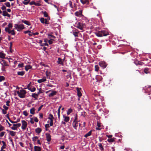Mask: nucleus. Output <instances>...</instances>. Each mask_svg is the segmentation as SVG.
Listing matches in <instances>:
<instances>
[{
  "mask_svg": "<svg viewBox=\"0 0 151 151\" xmlns=\"http://www.w3.org/2000/svg\"><path fill=\"white\" fill-rule=\"evenodd\" d=\"M43 92H44V91L42 90H41V88H39V92H37V93H36V94L37 95V96H38L39 95V94L40 93H43Z\"/></svg>",
  "mask_w": 151,
  "mask_h": 151,
  "instance_id": "obj_32",
  "label": "nucleus"
},
{
  "mask_svg": "<svg viewBox=\"0 0 151 151\" xmlns=\"http://www.w3.org/2000/svg\"><path fill=\"white\" fill-rule=\"evenodd\" d=\"M50 91H52V92L51 93L49 94L48 95V96L50 97L53 96H54L56 95L57 93V92L56 91H52L51 90H50L48 91H47L46 93H47V92Z\"/></svg>",
  "mask_w": 151,
  "mask_h": 151,
  "instance_id": "obj_6",
  "label": "nucleus"
},
{
  "mask_svg": "<svg viewBox=\"0 0 151 151\" xmlns=\"http://www.w3.org/2000/svg\"><path fill=\"white\" fill-rule=\"evenodd\" d=\"M22 22L24 23L25 24L28 25H31L30 23L29 22L25 20H22Z\"/></svg>",
  "mask_w": 151,
  "mask_h": 151,
  "instance_id": "obj_21",
  "label": "nucleus"
},
{
  "mask_svg": "<svg viewBox=\"0 0 151 151\" xmlns=\"http://www.w3.org/2000/svg\"><path fill=\"white\" fill-rule=\"evenodd\" d=\"M1 61H2L3 62L4 65L6 66H8L9 65H8L7 64V62H6V61L5 60H2Z\"/></svg>",
  "mask_w": 151,
  "mask_h": 151,
  "instance_id": "obj_41",
  "label": "nucleus"
},
{
  "mask_svg": "<svg viewBox=\"0 0 151 151\" xmlns=\"http://www.w3.org/2000/svg\"><path fill=\"white\" fill-rule=\"evenodd\" d=\"M3 108L5 109V110H7L8 109H9V108L6 106L5 105H4L3 106Z\"/></svg>",
  "mask_w": 151,
  "mask_h": 151,
  "instance_id": "obj_58",
  "label": "nucleus"
},
{
  "mask_svg": "<svg viewBox=\"0 0 151 151\" xmlns=\"http://www.w3.org/2000/svg\"><path fill=\"white\" fill-rule=\"evenodd\" d=\"M81 2L83 4H85L86 3H88V0H80Z\"/></svg>",
  "mask_w": 151,
  "mask_h": 151,
  "instance_id": "obj_38",
  "label": "nucleus"
},
{
  "mask_svg": "<svg viewBox=\"0 0 151 151\" xmlns=\"http://www.w3.org/2000/svg\"><path fill=\"white\" fill-rule=\"evenodd\" d=\"M66 77L67 78H70V79L71 78V76L70 74H69Z\"/></svg>",
  "mask_w": 151,
  "mask_h": 151,
  "instance_id": "obj_60",
  "label": "nucleus"
},
{
  "mask_svg": "<svg viewBox=\"0 0 151 151\" xmlns=\"http://www.w3.org/2000/svg\"><path fill=\"white\" fill-rule=\"evenodd\" d=\"M30 120H29V122L32 124H33L34 123V122L33 121V118H30Z\"/></svg>",
  "mask_w": 151,
  "mask_h": 151,
  "instance_id": "obj_56",
  "label": "nucleus"
},
{
  "mask_svg": "<svg viewBox=\"0 0 151 151\" xmlns=\"http://www.w3.org/2000/svg\"><path fill=\"white\" fill-rule=\"evenodd\" d=\"M23 114L25 116H27L28 114V113L26 111H24L23 112Z\"/></svg>",
  "mask_w": 151,
  "mask_h": 151,
  "instance_id": "obj_52",
  "label": "nucleus"
},
{
  "mask_svg": "<svg viewBox=\"0 0 151 151\" xmlns=\"http://www.w3.org/2000/svg\"><path fill=\"white\" fill-rule=\"evenodd\" d=\"M57 63L60 64H61L62 65H63V62L62 59L60 58H58V60L57 61Z\"/></svg>",
  "mask_w": 151,
  "mask_h": 151,
  "instance_id": "obj_14",
  "label": "nucleus"
},
{
  "mask_svg": "<svg viewBox=\"0 0 151 151\" xmlns=\"http://www.w3.org/2000/svg\"><path fill=\"white\" fill-rule=\"evenodd\" d=\"M96 35L99 37L106 36L109 35V33L107 31L103 30L98 32L95 33Z\"/></svg>",
  "mask_w": 151,
  "mask_h": 151,
  "instance_id": "obj_1",
  "label": "nucleus"
},
{
  "mask_svg": "<svg viewBox=\"0 0 151 151\" xmlns=\"http://www.w3.org/2000/svg\"><path fill=\"white\" fill-rule=\"evenodd\" d=\"M69 4L71 8H73L72 2L71 1H69Z\"/></svg>",
  "mask_w": 151,
  "mask_h": 151,
  "instance_id": "obj_62",
  "label": "nucleus"
},
{
  "mask_svg": "<svg viewBox=\"0 0 151 151\" xmlns=\"http://www.w3.org/2000/svg\"><path fill=\"white\" fill-rule=\"evenodd\" d=\"M35 151H41V148L40 147L37 146H35Z\"/></svg>",
  "mask_w": 151,
  "mask_h": 151,
  "instance_id": "obj_20",
  "label": "nucleus"
},
{
  "mask_svg": "<svg viewBox=\"0 0 151 151\" xmlns=\"http://www.w3.org/2000/svg\"><path fill=\"white\" fill-rule=\"evenodd\" d=\"M78 122L73 121L72 123L73 127L74 129L76 130L77 129V128L78 125H79V127L81 126V124L80 123H78Z\"/></svg>",
  "mask_w": 151,
  "mask_h": 151,
  "instance_id": "obj_5",
  "label": "nucleus"
},
{
  "mask_svg": "<svg viewBox=\"0 0 151 151\" xmlns=\"http://www.w3.org/2000/svg\"><path fill=\"white\" fill-rule=\"evenodd\" d=\"M50 126L49 125V124H46L45 125V127L46 128V130H47V128L50 127Z\"/></svg>",
  "mask_w": 151,
  "mask_h": 151,
  "instance_id": "obj_57",
  "label": "nucleus"
},
{
  "mask_svg": "<svg viewBox=\"0 0 151 151\" xmlns=\"http://www.w3.org/2000/svg\"><path fill=\"white\" fill-rule=\"evenodd\" d=\"M45 135L47 141L48 142H50L51 140V136L50 134L49 133H46Z\"/></svg>",
  "mask_w": 151,
  "mask_h": 151,
  "instance_id": "obj_11",
  "label": "nucleus"
},
{
  "mask_svg": "<svg viewBox=\"0 0 151 151\" xmlns=\"http://www.w3.org/2000/svg\"><path fill=\"white\" fill-rule=\"evenodd\" d=\"M63 118H64V121L66 122H68L70 119V118L69 116H63Z\"/></svg>",
  "mask_w": 151,
  "mask_h": 151,
  "instance_id": "obj_23",
  "label": "nucleus"
},
{
  "mask_svg": "<svg viewBox=\"0 0 151 151\" xmlns=\"http://www.w3.org/2000/svg\"><path fill=\"white\" fill-rule=\"evenodd\" d=\"M95 70L96 71H98L99 69V67L98 65H96L95 66Z\"/></svg>",
  "mask_w": 151,
  "mask_h": 151,
  "instance_id": "obj_44",
  "label": "nucleus"
},
{
  "mask_svg": "<svg viewBox=\"0 0 151 151\" xmlns=\"http://www.w3.org/2000/svg\"><path fill=\"white\" fill-rule=\"evenodd\" d=\"M5 30L6 32H8L9 34L11 33V35H14L15 34V31L14 29L10 30V29H9L8 28H5Z\"/></svg>",
  "mask_w": 151,
  "mask_h": 151,
  "instance_id": "obj_9",
  "label": "nucleus"
},
{
  "mask_svg": "<svg viewBox=\"0 0 151 151\" xmlns=\"http://www.w3.org/2000/svg\"><path fill=\"white\" fill-rule=\"evenodd\" d=\"M38 138V137L37 136H35L32 138V140L34 141H36V140Z\"/></svg>",
  "mask_w": 151,
  "mask_h": 151,
  "instance_id": "obj_46",
  "label": "nucleus"
},
{
  "mask_svg": "<svg viewBox=\"0 0 151 151\" xmlns=\"http://www.w3.org/2000/svg\"><path fill=\"white\" fill-rule=\"evenodd\" d=\"M1 9L2 10H6V7L5 6H4V5H3L2 7H1Z\"/></svg>",
  "mask_w": 151,
  "mask_h": 151,
  "instance_id": "obj_63",
  "label": "nucleus"
},
{
  "mask_svg": "<svg viewBox=\"0 0 151 151\" xmlns=\"http://www.w3.org/2000/svg\"><path fill=\"white\" fill-rule=\"evenodd\" d=\"M50 72L48 73V71H46V76H47V78H49L48 77H49L50 76Z\"/></svg>",
  "mask_w": 151,
  "mask_h": 151,
  "instance_id": "obj_47",
  "label": "nucleus"
},
{
  "mask_svg": "<svg viewBox=\"0 0 151 151\" xmlns=\"http://www.w3.org/2000/svg\"><path fill=\"white\" fill-rule=\"evenodd\" d=\"M36 90V88L35 87H33L32 88L30 89V90L32 92H34Z\"/></svg>",
  "mask_w": 151,
  "mask_h": 151,
  "instance_id": "obj_50",
  "label": "nucleus"
},
{
  "mask_svg": "<svg viewBox=\"0 0 151 151\" xmlns=\"http://www.w3.org/2000/svg\"><path fill=\"white\" fill-rule=\"evenodd\" d=\"M35 108L34 107H33L30 110V113L32 114H35Z\"/></svg>",
  "mask_w": 151,
  "mask_h": 151,
  "instance_id": "obj_24",
  "label": "nucleus"
},
{
  "mask_svg": "<svg viewBox=\"0 0 151 151\" xmlns=\"http://www.w3.org/2000/svg\"><path fill=\"white\" fill-rule=\"evenodd\" d=\"M55 37L54 35L50 34H48V38L49 39H51V38H55Z\"/></svg>",
  "mask_w": 151,
  "mask_h": 151,
  "instance_id": "obj_36",
  "label": "nucleus"
},
{
  "mask_svg": "<svg viewBox=\"0 0 151 151\" xmlns=\"http://www.w3.org/2000/svg\"><path fill=\"white\" fill-rule=\"evenodd\" d=\"M12 24L11 23H9L8 25V27H6L5 28H8L9 29H12Z\"/></svg>",
  "mask_w": 151,
  "mask_h": 151,
  "instance_id": "obj_35",
  "label": "nucleus"
},
{
  "mask_svg": "<svg viewBox=\"0 0 151 151\" xmlns=\"http://www.w3.org/2000/svg\"><path fill=\"white\" fill-rule=\"evenodd\" d=\"M5 54L1 52H0V58H5Z\"/></svg>",
  "mask_w": 151,
  "mask_h": 151,
  "instance_id": "obj_31",
  "label": "nucleus"
},
{
  "mask_svg": "<svg viewBox=\"0 0 151 151\" xmlns=\"http://www.w3.org/2000/svg\"><path fill=\"white\" fill-rule=\"evenodd\" d=\"M27 93V91L24 89L21 90L20 91H17V93L18 96L21 98H25Z\"/></svg>",
  "mask_w": 151,
  "mask_h": 151,
  "instance_id": "obj_2",
  "label": "nucleus"
},
{
  "mask_svg": "<svg viewBox=\"0 0 151 151\" xmlns=\"http://www.w3.org/2000/svg\"><path fill=\"white\" fill-rule=\"evenodd\" d=\"M75 15L76 16H79L82 15V11L79 10V12H76L75 13Z\"/></svg>",
  "mask_w": 151,
  "mask_h": 151,
  "instance_id": "obj_13",
  "label": "nucleus"
},
{
  "mask_svg": "<svg viewBox=\"0 0 151 151\" xmlns=\"http://www.w3.org/2000/svg\"><path fill=\"white\" fill-rule=\"evenodd\" d=\"M50 120V126H52L53 125V120L51 119Z\"/></svg>",
  "mask_w": 151,
  "mask_h": 151,
  "instance_id": "obj_54",
  "label": "nucleus"
},
{
  "mask_svg": "<svg viewBox=\"0 0 151 151\" xmlns=\"http://www.w3.org/2000/svg\"><path fill=\"white\" fill-rule=\"evenodd\" d=\"M6 6L8 7H10L11 6L10 3L7 2L4 4Z\"/></svg>",
  "mask_w": 151,
  "mask_h": 151,
  "instance_id": "obj_42",
  "label": "nucleus"
},
{
  "mask_svg": "<svg viewBox=\"0 0 151 151\" xmlns=\"http://www.w3.org/2000/svg\"><path fill=\"white\" fill-rule=\"evenodd\" d=\"M46 81V77H44L42 79H39L37 80V82L39 83H40Z\"/></svg>",
  "mask_w": 151,
  "mask_h": 151,
  "instance_id": "obj_12",
  "label": "nucleus"
},
{
  "mask_svg": "<svg viewBox=\"0 0 151 151\" xmlns=\"http://www.w3.org/2000/svg\"><path fill=\"white\" fill-rule=\"evenodd\" d=\"M98 146L99 147V149L101 150H104V148L102 146L101 143H99L98 144Z\"/></svg>",
  "mask_w": 151,
  "mask_h": 151,
  "instance_id": "obj_26",
  "label": "nucleus"
},
{
  "mask_svg": "<svg viewBox=\"0 0 151 151\" xmlns=\"http://www.w3.org/2000/svg\"><path fill=\"white\" fill-rule=\"evenodd\" d=\"M2 142L3 144V146L1 147V149L3 150L4 149L6 148V145L5 142L4 141H2Z\"/></svg>",
  "mask_w": 151,
  "mask_h": 151,
  "instance_id": "obj_19",
  "label": "nucleus"
},
{
  "mask_svg": "<svg viewBox=\"0 0 151 151\" xmlns=\"http://www.w3.org/2000/svg\"><path fill=\"white\" fill-rule=\"evenodd\" d=\"M15 28L17 29V31H20L22 30L23 29L25 28L24 27V25L23 24H15L14 26Z\"/></svg>",
  "mask_w": 151,
  "mask_h": 151,
  "instance_id": "obj_3",
  "label": "nucleus"
},
{
  "mask_svg": "<svg viewBox=\"0 0 151 151\" xmlns=\"http://www.w3.org/2000/svg\"><path fill=\"white\" fill-rule=\"evenodd\" d=\"M54 40L53 39H51L49 40L48 41V42L50 44H52V41Z\"/></svg>",
  "mask_w": 151,
  "mask_h": 151,
  "instance_id": "obj_45",
  "label": "nucleus"
},
{
  "mask_svg": "<svg viewBox=\"0 0 151 151\" xmlns=\"http://www.w3.org/2000/svg\"><path fill=\"white\" fill-rule=\"evenodd\" d=\"M114 138H112L108 139H107V141L109 142H114Z\"/></svg>",
  "mask_w": 151,
  "mask_h": 151,
  "instance_id": "obj_33",
  "label": "nucleus"
},
{
  "mask_svg": "<svg viewBox=\"0 0 151 151\" xmlns=\"http://www.w3.org/2000/svg\"><path fill=\"white\" fill-rule=\"evenodd\" d=\"M73 110L71 109H69L67 112V115H69L70 114V113H71L72 112Z\"/></svg>",
  "mask_w": 151,
  "mask_h": 151,
  "instance_id": "obj_39",
  "label": "nucleus"
},
{
  "mask_svg": "<svg viewBox=\"0 0 151 151\" xmlns=\"http://www.w3.org/2000/svg\"><path fill=\"white\" fill-rule=\"evenodd\" d=\"M1 64L2 65V67L1 68V70L3 71H5L6 68H5V67L4 65L2 63H1Z\"/></svg>",
  "mask_w": 151,
  "mask_h": 151,
  "instance_id": "obj_43",
  "label": "nucleus"
},
{
  "mask_svg": "<svg viewBox=\"0 0 151 151\" xmlns=\"http://www.w3.org/2000/svg\"><path fill=\"white\" fill-rule=\"evenodd\" d=\"M102 79V77L100 76H97L96 77V81L99 82L101 81Z\"/></svg>",
  "mask_w": 151,
  "mask_h": 151,
  "instance_id": "obj_17",
  "label": "nucleus"
},
{
  "mask_svg": "<svg viewBox=\"0 0 151 151\" xmlns=\"http://www.w3.org/2000/svg\"><path fill=\"white\" fill-rule=\"evenodd\" d=\"M5 78L3 76H0V81L1 82L2 81L4 80Z\"/></svg>",
  "mask_w": 151,
  "mask_h": 151,
  "instance_id": "obj_53",
  "label": "nucleus"
},
{
  "mask_svg": "<svg viewBox=\"0 0 151 151\" xmlns=\"http://www.w3.org/2000/svg\"><path fill=\"white\" fill-rule=\"evenodd\" d=\"M32 68V66L30 65H26L25 67V70L26 71H27L28 70L31 69Z\"/></svg>",
  "mask_w": 151,
  "mask_h": 151,
  "instance_id": "obj_28",
  "label": "nucleus"
},
{
  "mask_svg": "<svg viewBox=\"0 0 151 151\" xmlns=\"http://www.w3.org/2000/svg\"><path fill=\"white\" fill-rule=\"evenodd\" d=\"M25 73V72L23 71H18L17 72V74L18 75L21 76H23L24 75Z\"/></svg>",
  "mask_w": 151,
  "mask_h": 151,
  "instance_id": "obj_25",
  "label": "nucleus"
},
{
  "mask_svg": "<svg viewBox=\"0 0 151 151\" xmlns=\"http://www.w3.org/2000/svg\"><path fill=\"white\" fill-rule=\"evenodd\" d=\"M35 131L36 133L39 134L41 132L42 129L41 128L38 127L35 129Z\"/></svg>",
  "mask_w": 151,
  "mask_h": 151,
  "instance_id": "obj_18",
  "label": "nucleus"
},
{
  "mask_svg": "<svg viewBox=\"0 0 151 151\" xmlns=\"http://www.w3.org/2000/svg\"><path fill=\"white\" fill-rule=\"evenodd\" d=\"M85 24L80 22H78L77 23L75 24V26L78 28L82 30L83 29Z\"/></svg>",
  "mask_w": 151,
  "mask_h": 151,
  "instance_id": "obj_4",
  "label": "nucleus"
},
{
  "mask_svg": "<svg viewBox=\"0 0 151 151\" xmlns=\"http://www.w3.org/2000/svg\"><path fill=\"white\" fill-rule=\"evenodd\" d=\"M99 65L103 68H106L107 66V64L104 61H101L99 62Z\"/></svg>",
  "mask_w": 151,
  "mask_h": 151,
  "instance_id": "obj_7",
  "label": "nucleus"
},
{
  "mask_svg": "<svg viewBox=\"0 0 151 151\" xmlns=\"http://www.w3.org/2000/svg\"><path fill=\"white\" fill-rule=\"evenodd\" d=\"M5 133V132H2L0 133V137H2L4 136V134Z\"/></svg>",
  "mask_w": 151,
  "mask_h": 151,
  "instance_id": "obj_51",
  "label": "nucleus"
},
{
  "mask_svg": "<svg viewBox=\"0 0 151 151\" xmlns=\"http://www.w3.org/2000/svg\"><path fill=\"white\" fill-rule=\"evenodd\" d=\"M22 129L24 130L26 129L27 127V122L25 120H22Z\"/></svg>",
  "mask_w": 151,
  "mask_h": 151,
  "instance_id": "obj_8",
  "label": "nucleus"
},
{
  "mask_svg": "<svg viewBox=\"0 0 151 151\" xmlns=\"http://www.w3.org/2000/svg\"><path fill=\"white\" fill-rule=\"evenodd\" d=\"M91 133L92 131H90L88 133L85 134L84 135V137L86 138H87V137L90 136L91 134Z\"/></svg>",
  "mask_w": 151,
  "mask_h": 151,
  "instance_id": "obj_22",
  "label": "nucleus"
},
{
  "mask_svg": "<svg viewBox=\"0 0 151 151\" xmlns=\"http://www.w3.org/2000/svg\"><path fill=\"white\" fill-rule=\"evenodd\" d=\"M24 64L23 63H19L18 65V67L19 68H22L23 67Z\"/></svg>",
  "mask_w": 151,
  "mask_h": 151,
  "instance_id": "obj_55",
  "label": "nucleus"
},
{
  "mask_svg": "<svg viewBox=\"0 0 151 151\" xmlns=\"http://www.w3.org/2000/svg\"><path fill=\"white\" fill-rule=\"evenodd\" d=\"M54 118V117L53 116V115L51 114H49V117H48V119H50V120H51V119H52Z\"/></svg>",
  "mask_w": 151,
  "mask_h": 151,
  "instance_id": "obj_37",
  "label": "nucleus"
},
{
  "mask_svg": "<svg viewBox=\"0 0 151 151\" xmlns=\"http://www.w3.org/2000/svg\"><path fill=\"white\" fill-rule=\"evenodd\" d=\"M43 105H41L38 109V111H40L41 109H42V107H43Z\"/></svg>",
  "mask_w": 151,
  "mask_h": 151,
  "instance_id": "obj_59",
  "label": "nucleus"
},
{
  "mask_svg": "<svg viewBox=\"0 0 151 151\" xmlns=\"http://www.w3.org/2000/svg\"><path fill=\"white\" fill-rule=\"evenodd\" d=\"M134 63L137 65H142L144 63L140 61H136L134 62Z\"/></svg>",
  "mask_w": 151,
  "mask_h": 151,
  "instance_id": "obj_16",
  "label": "nucleus"
},
{
  "mask_svg": "<svg viewBox=\"0 0 151 151\" xmlns=\"http://www.w3.org/2000/svg\"><path fill=\"white\" fill-rule=\"evenodd\" d=\"M21 125V124L20 123H18L17 124H13V126L14 127H16V129H17L18 127H19Z\"/></svg>",
  "mask_w": 151,
  "mask_h": 151,
  "instance_id": "obj_40",
  "label": "nucleus"
},
{
  "mask_svg": "<svg viewBox=\"0 0 151 151\" xmlns=\"http://www.w3.org/2000/svg\"><path fill=\"white\" fill-rule=\"evenodd\" d=\"M45 20V19L44 18H41L40 19V21L42 23H44Z\"/></svg>",
  "mask_w": 151,
  "mask_h": 151,
  "instance_id": "obj_48",
  "label": "nucleus"
},
{
  "mask_svg": "<svg viewBox=\"0 0 151 151\" xmlns=\"http://www.w3.org/2000/svg\"><path fill=\"white\" fill-rule=\"evenodd\" d=\"M36 96H37V95L36 94V93H33L32 94V96L34 98H35V99H37V98H36Z\"/></svg>",
  "mask_w": 151,
  "mask_h": 151,
  "instance_id": "obj_49",
  "label": "nucleus"
},
{
  "mask_svg": "<svg viewBox=\"0 0 151 151\" xmlns=\"http://www.w3.org/2000/svg\"><path fill=\"white\" fill-rule=\"evenodd\" d=\"M24 1L22 2V3L24 5L27 4L29 2L30 0H24Z\"/></svg>",
  "mask_w": 151,
  "mask_h": 151,
  "instance_id": "obj_34",
  "label": "nucleus"
},
{
  "mask_svg": "<svg viewBox=\"0 0 151 151\" xmlns=\"http://www.w3.org/2000/svg\"><path fill=\"white\" fill-rule=\"evenodd\" d=\"M9 134L12 136H14L16 135V132L11 131H9Z\"/></svg>",
  "mask_w": 151,
  "mask_h": 151,
  "instance_id": "obj_30",
  "label": "nucleus"
},
{
  "mask_svg": "<svg viewBox=\"0 0 151 151\" xmlns=\"http://www.w3.org/2000/svg\"><path fill=\"white\" fill-rule=\"evenodd\" d=\"M42 13L44 15V16L45 17H47V19L48 20H50V17H48V15L47 14V13L46 12H43L42 11Z\"/></svg>",
  "mask_w": 151,
  "mask_h": 151,
  "instance_id": "obj_15",
  "label": "nucleus"
},
{
  "mask_svg": "<svg viewBox=\"0 0 151 151\" xmlns=\"http://www.w3.org/2000/svg\"><path fill=\"white\" fill-rule=\"evenodd\" d=\"M79 31L77 29H75L73 31V34L75 37H78V35L79 34Z\"/></svg>",
  "mask_w": 151,
  "mask_h": 151,
  "instance_id": "obj_10",
  "label": "nucleus"
},
{
  "mask_svg": "<svg viewBox=\"0 0 151 151\" xmlns=\"http://www.w3.org/2000/svg\"><path fill=\"white\" fill-rule=\"evenodd\" d=\"M10 103V101H7L6 102V105L7 106H10V105L9 104V103Z\"/></svg>",
  "mask_w": 151,
  "mask_h": 151,
  "instance_id": "obj_61",
  "label": "nucleus"
},
{
  "mask_svg": "<svg viewBox=\"0 0 151 151\" xmlns=\"http://www.w3.org/2000/svg\"><path fill=\"white\" fill-rule=\"evenodd\" d=\"M144 71L146 74L150 73V69L148 68H146L144 69Z\"/></svg>",
  "mask_w": 151,
  "mask_h": 151,
  "instance_id": "obj_27",
  "label": "nucleus"
},
{
  "mask_svg": "<svg viewBox=\"0 0 151 151\" xmlns=\"http://www.w3.org/2000/svg\"><path fill=\"white\" fill-rule=\"evenodd\" d=\"M34 5L35 6H40L41 5L39 3H36L35 2V4Z\"/></svg>",
  "mask_w": 151,
  "mask_h": 151,
  "instance_id": "obj_64",
  "label": "nucleus"
},
{
  "mask_svg": "<svg viewBox=\"0 0 151 151\" xmlns=\"http://www.w3.org/2000/svg\"><path fill=\"white\" fill-rule=\"evenodd\" d=\"M77 95H78V96L79 97L81 96V95H82V94H81V91H80L79 89L78 88H77Z\"/></svg>",
  "mask_w": 151,
  "mask_h": 151,
  "instance_id": "obj_29",
  "label": "nucleus"
}]
</instances>
